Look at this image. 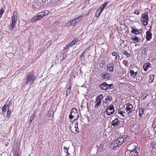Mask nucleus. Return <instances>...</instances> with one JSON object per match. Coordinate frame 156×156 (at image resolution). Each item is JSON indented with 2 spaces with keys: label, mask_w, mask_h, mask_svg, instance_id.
<instances>
[{
  "label": "nucleus",
  "mask_w": 156,
  "mask_h": 156,
  "mask_svg": "<svg viewBox=\"0 0 156 156\" xmlns=\"http://www.w3.org/2000/svg\"><path fill=\"white\" fill-rule=\"evenodd\" d=\"M129 140V137L127 136H124L122 137H118L117 139L113 141L111 145V147L113 149L115 150L116 148L119 146L121 145L126 140Z\"/></svg>",
  "instance_id": "obj_1"
},
{
  "label": "nucleus",
  "mask_w": 156,
  "mask_h": 156,
  "mask_svg": "<svg viewBox=\"0 0 156 156\" xmlns=\"http://www.w3.org/2000/svg\"><path fill=\"white\" fill-rule=\"evenodd\" d=\"M79 118V114L76 109L75 108H72L70 114L69 116V118L70 119L74 118V121L77 120Z\"/></svg>",
  "instance_id": "obj_2"
},
{
  "label": "nucleus",
  "mask_w": 156,
  "mask_h": 156,
  "mask_svg": "<svg viewBox=\"0 0 156 156\" xmlns=\"http://www.w3.org/2000/svg\"><path fill=\"white\" fill-rule=\"evenodd\" d=\"M17 15L14 13L12 18V23L10 25V30L12 31L13 30L14 27L16 26V24L17 21Z\"/></svg>",
  "instance_id": "obj_3"
},
{
  "label": "nucleus",
  "mask_w": 156,
  "mask_h": 156,
  "mask_svg": "<svg viewBox=\"0 0 156 156\" xmlns=\"http://www.w3.org/2000/svg\"><path fill=\"white\" fill-rule=\"evenodd\" d=\"M34 80L35 77L34 74L32 73L29 72L27 76L26 83L27 84H31L34 81Z\"/></svg>",
  "instance_id": "obj_4"
},
{
  "label": "nucleus",
  "mask_w": 156,
  "mask_h": 156,
  "mask_svg": "<svg viewBox=\"0 0 156 156\" xmlns=\"http://www.w3.org/2000/svg\"><path fill=\"white\" fill-rule=\"evenodd\" d=\"M135 148L132 150H128L125 153L126 156H137L138 155V152L136 150L137 146L135 145H134Z\"/></svg>",
  "instance_id": "obj_5"
},
{
  "label": "nucleus",
  "mask_w": 156,
  "mask_h": 156,
  "mask_svg": "<svg viewBox=\"0 0 156 156\" xmlns=\"http://www.w3.org/2000/svg\"><path fill=\"white\" fill-rule=\"evenodd\" d=\"M148 13L145 12L142 14L141 17V21L144 26L147 25L148 22Z\"/></svg>",
  "instance_id": "obj_6"
},
{
  "label": "nucleus",
  "mask_w": 156,
  "mask_h": 156,
  "mask_svg": "<svg viewBox=\"0 0 156 156\" xmlns=\"http://www.w3.org/2000/svg\"><path fill=\"white\" fill-rule=\"evenodd\" d=\"M80 16H79L78 17L74 19L70 22L67 23L66 24V26L69 27L70 26H76L78 22L80 21Z\"/></svg>",
  "instance_id": "obj_7"
},
{
  "label": "nucleus",
  "mask_w": 156,
  "mask_h": 156,
  "mask_svg": "<svg viewBox=\"0 0 156 156\" xmlns=\"http://www.w3.org/2000/svg\"><path fill=\"white\" fill-rule=\"evenodd\" d=\"M124 107H125V108L126 111L128 114L132 113L134 110L133 105L129 103H126L125 104Z\"/></svg>",
  "instance_id": "obj_8"
},
{
  "label": "nucleus",
  "mask_w": 156,
  "mask_h": 156,
  "mask_svg": "<svg viewBox=\"0 0 156 156\" xmlns=\"http://www.w3.org/2000/svg\"><path fill=\"white\" fill-rule=\"evenodd\" d=\"M113 86L112 83L108 84L106 82L101 83L99 86V88L104 90H106L108 89H110Z\"/></svg>",
  "instance_id": "obj_9"
},
{
  "label": "nucleus",
  "mask_w": 156,
  "mask_h": 156,
  "mask_svg": "<svg viewBox=\"0 0 156 156\" xmlns=\"http://www.w3.org/2000/svg\"><path fill=\"white\" fill-rule=\"evenodd\" d=\"M103 95L101 94L99 95L96 97L95 101V107L97 108L100 107L101 105V101L103 98Z\"/></svg>",
  "instance_id": "obj_10"
},
{
  "label": "nucleus",
  "mask_w": 156,
  "mask_h": 156,
  "mask_svg": "<svg viewBox=\"0 0 156 156\" xmlns=\"http://www.w3.org/2000/svg\"><path fill=\"white\" fill-rule=\"evenodd\" d=\"M115 111V107L112 105H109L106 108V112L108 115H110L112 114Z\"/></svg>",
  "instance_id": "obj_11"
},
{
  "label": "nucleus",
  "mask_w": 156,
  "mask_h": 156,
  "mask_svg": "<svg viewBox=\"0 0 156 156\" xmlns=\"http://www.w3.org/2000/svg\"><path fill=\"white\" fill-rule=\"evenodd\" d=\"M112 100V97L111 96H108L103 101V105L105 107H107Z\"/></svg>",
  "instance_id": "obj_12"
},
{
  "label": "nucleus",
  "mask_w": 156,
  "mask_h": 156,
  "mask_svg": "<svg viewBox=\"0 0 156 156\" xmlns=\"http://www.w3.org/2000/svg\"><path fill=\"white\" fill-rule=\"evenodd\" d=\"M71 124H70L69 127L72 132L75 133H78L79 131L78 128V122H76L74 124V126L73 128L71 127Z\"/></svg>",
  "instance_id": "obj_13"
},
{
  "label": "nucleus",
  "mask_w": 156,
  "mask_h": 156,
  "mask_svg": "<svg viewBox=\"0 0 156 156\" xmlns=\"http://www.w3.org/2000/svg\"><path fill=\"white\" fill-rule=\"evenodd\" d=\"M131 27L132 29L131 31V34H133L136 35L140 34L142 32V29L138 30L134 27Z\"/></svg>",
  "instance_id": "obj_14"
},
{
  "label": "nucleus",
  "mask_w": 156,
  "mask_h": 156,
  "mask_svg": "<svg viewBox=\"0 0 156 156\" xmlns=\"http://www.w3.org/2000/svg\"><path fill=\"white\" fill-rule=\"evenodd\" d=\"M101 77L103 79H109L111 78V76L109 73L103 72L102 74Z\"/></svg>",
  "instance_id": "obj_15"
},
{
  "label": "nucleus",
  "mask_w": 156,
  "mask_h": 156,
  "mask_svg": "<svg viewBox=\"0 0 156 156\" xmlns=\"http://www.w3.org/2000/svg\"><path fill=\"white\" fill-rule=\"evenodd\" d=\"M130 128L131 131L136 132L138 129V126L136 123H134L130 126Z\"/></svg>",
  "instance_id": "obj_16"
},
{
  "label": "nucleus",
  "mask_w": 156,
  "mask_h": 156,
  "mask_svg": "<svg viewBox=\"0 0 156 156\" xmlns=\"http://www.w3.org/2000/svg\"><path fill=\"white\" fill-rule=\"evenodd\" d=\"M108 1H106L105 2V3L100 6L99 9H100V12L99 13L98 16L100 15L102 13V11L104 10L105 8L106 7L107 5L108 4Z\"/></svg>",
  "instance_id": "obj_17"
},
{
  "label": "nucleus",
  "mask_w": 156,
  "mask_h": 156,
  "mask_svg": "<svg viewBox=\"0 0 156 156\" xmlns=\"http://www.w3.org/2000/svg\"><path fill=\"white\" fill-rule=\"evenodd\" d=\"M129 72L131 76L134 78L138 74V71L135 69L131 70Z\"/></svg>",
  "instance_id": "obj_18"
},
{
  "label": "nucleus",
  "mask_w": 156,
  "mask_h": 156,
  "mask_svg": "<svg viewBox=\"0 0 156 156\" xmlns=\"http://www.w3.org/2000/svg\"><path fill=\"white\" fill-rule=\"evenodd\" d=\"M114 64H109L107 65V69L109 72H113L114 70Z\"/></svg>",
  "instance_id": "obj_19"
},
{
  "label": "nucleus",
  "mask_w": 156,
  "mask_h": 156,
  "mask_svg": "<svg viewBox=\"0 0 156 156\" xmlns=\"http://www.w3.org/2000/svg\"><path fill=\"white\" fill-rule=\"evenodd\" d=\"M152 34L151 32L148 30L146 32V38L147 40L149 41L152 38Z\"/></svg>",
  "instance_id": "obj_20"
},
{
  "label": "nucleus",
  "mask_w": 156,
  "mask_h": 156,
  "mask_svg": "<svg viewBox=\"0 0 156 156\" xmlns=\"http://www.w3.org/2000/svg\"><path fill=\"white\" fill-rule=\"evenodd\" d=\"M131 39L134 43L139 42L141 40V38H138L137 36H134L131 37Z\"/></svg>",
  "instance_id": "obj_21"
},
{
  "label": "nucleus",
  "mask_w": 156,
  "mask_h": 156,
  "mask_svg": "<svg viewBox=\"0 0 156 156\" xmlns=\"http://www.w3.org/2000/svg\"><path fill=\"white\" fill-rule=\"evenodd\" d=\"M112 125L113 126H115L118 125L120 123V121L118 118L115 119L112 122Z\"/></svg>",
  "instance_id": "obj_22"
},
{
  "label": "nucleus",
  "mask_w": 156,
  "mask_h": 156,
  "mask_svg": "<svg viewBox=\"0 0 156 156\" xmlns=\"http://www.w3.org/2000/svg\"><path fill=\"white\" fill-rule=\"evenodd\" d=\"M151 64L150 63H147L144 64L143 66V68L145 71L148 70V68L150 67Z\"/></svg>",
  "instance_id": "obj_23"
},
{
  "label": "nucleus",
  "mask_w": 156,
  "mask_h": 156,
  "mask_svg": "<svg viewBox=\"0 0 156 156\" xmlns=\"http://www.w3.org/2000/svg\"><path fill=\"white\" fill-rule=\"evenodd\" d=\"M10 103H9V104H8L7 103L2 107V112H5L7 109L8 108V106L9 105Z\"/></svg>",
  "instance_id": "obj_24"
},
{
  "label": "nucleus",
  "mask_w": 156,
  "mask_h": 156,
  "mask_svg": "<svg viewBox=\"0 0 156 156\" xmlns=\"http://www.w3.org/2000/svg\"><path fill=\"white\" fill-rule=\"evenodd\" d=\"M69 87L66 88V96H68L69 95L71 91V84H69Z\"/></svg>",
  "instance_id": "obj_25"
},
{
  "label": "nucleus",
  "mask_w": 156,
  "mask_h": 156,
  "mask_svg": "<svg viewBox=\"0 0 156 156\" xmlns=\"http://www.w3.org/2000/svg\"><path fill=\"white\" fill-rule=\"evenodd\" d=\"M150 79L149 80L148 82L149 83H151L153 82L154 79V76L153 75H150L149 76Z\"/></svg>",
  "instance_id": "obj_26"
},
{
  "label": "nucleus",
  "mask_w": 156,
  "mask_h": 156,
  "mask_svg": "<svg viewBox=\"0 0 156 156\" xmlns=\"http://www.w3.org/2000/svg\"><path fill=\"white\" fill-rule=\"evenodd\" d=\"M138 115L140 117H141L143 114L144 110L142 108H139V109Z\"/></svg>",
  "instance_id": "obj_27"
},
{
  "label": "nucleus",
  "mask_w": 156,
  "mask_h": 156,
  "mask_svg": "<svg viewBox=\"0 0 156 156\" xmlns=\"http://www.w3.org/2000/svg\"><path fill=\"white\" fill-rule=\"evenodd\" d=\"M151 148H152V150L156 149V142H153L151 143Z\"/></svg>",
  "instance_id": "obj_28"
},
{
  "label": "nucleus",
  "mask_w": 156,
  "mask_h": 156,
  "mask_svg": "<svg viewBox=\"0 0 156 156\" xmlns=\"http://www.w3.org/2000/svg\"><path fill=\"white\" fill-rule=\"evenodd\" d=\"M77 38H75L73 39V41L70 43V44H71V46H74L76 42L77 41Z\"/></svg>",
  "instance_id": "obj_29"
},
{
  "label": "nucleus",
  "mask_w": 156,
  "mask_h": 156,
  "mask_svg": "<svg viewBox=\"0 0 156 156\" xmlns=\"http://www.w3.org/2000/svg\"><path fill=\"white\" fill-rule=\"evenodd\" d=\"M122 53L124 55H126L127 57H129L130 56V54L128 53L126 51L124 50L123 51V52L122 51Z\"/></svg>",
  "instance_id": "obj_30"
},
{
  "label": "nucleus",
  "mask_w": 156,
  "mask_h": 156,
  "mask_svg": "<svg viewBox=\"0 0 156 156\" xmlns=\"http://www.w3.org/2000/svg\"><path fill=\"white\" fill-rule=\"evenodd\" d=\"M118 113L120 114L122 117H125V112L120 110L118 111Z\"/></svg>",
  "instance_id": "obj_31"
},
{
  "label": "nucleus",
  "mask_w": 156,
  "mask_h": 156,
  "mask_svg": "<svg viewBox=\"0 0 156 156\" xmlns=\"http://www.w3.org/2000/svg\"><path fill=\"white\" fill-rule=\"evenodd\" d=\"M148 95L147 94H143L141 97V99L143 101L144 100L147 98Z\"/></svg>",
  "instance_id": "obj_32"
},
{
  "label": "nucleus",
  "mask_w": 156,
  "mask_h": 156,
  "mask_svg": "<svg viewBox=\"0 0 156 156\" xmlns=\"http://www.w3.org/2000/svg\"><path fill=\"white\" fill-rule=\"evenodd\" d=\"M39 20V18H38L37 16L36 15L35 16L32 18L31 20V21L32 22H35L36 21H37Z\"/></svg>",
  "instance_id": "obj_33"
},
{
  "label": "nucleus",
  "mask_w": 156,
  "mask_h": 156,
  "mask_svg": "<svg viewBox=\"0 0 156 156\" xmlns=\"http://www.w3.org/2000/svg\"><path fill=\"white\" fill-rule=\"evenodd\" d=\"M4 12V10L3 9V8H2L0 10V19L2 17L3 14Z\"/></svg>",
  "instance_id": "obj_34"
},
{
  "label": "nucleus",
  "mask_w": 156,
  "mask_h": 156,
  "mask_svg": "<svg viewBox=\"0 0 156 156\" xmlns=\"http://www.w3.org/2000/svg\"><path fill=\"white\" fill-rule=\"evenodd\" d=\"M153 128H155L156 127V119L154 120L153 122L152 126Z\"/></svg>",
  "instance_id": "obj_35"
},
{
  "label": "nucleus",
  "mask_w": 156,
  "mask_h": 156,
  "mask_svg": "<svg viewBox=\"0 0 156 156\" xmlns=\"http://www.w3.org/2000/svg\"><path fill=\"white\" fill-rule=\"evenodd\" d=\"M11 110H9L7 111V115H6V117L7 118L9 117L11 115Z\"/></svg>",
  "instance_id": "obj_36"
},
{
  "label": "nucleus",
  "mask_w": 156,
  "mask_h": 156,
  "mask_svg": "<svg viewBox=\"0 0 156 156\" xmlns=\"http://www.w3.org/2000/svg\"><path fill=\"white\" fill-rule=\"evenodd\" d=\"M34 114H33L31 115V116L30 117V124L31 123V122L33 120L34 118Z\"/></svg>",
  "instance_id": "obj_37"
},
{
  "label": "nucleus",
  "mask_w": 156,
  "mask_h": 156,
  "mask_svg": "<svg viewBox=\"0 0 156 156\" xmlns=\"http://www.w3.org/2000/svg\"><path fill=\"white\" fill-rule=\"evenodd\" d=\"M41 13H38L37 15H36L38 18H39V19L43 17L42 15H41Z\"/></svg>",
  "instance_id": "obj_38"
},
{
  "label": "nucleus",
  "mask_w": 156,
  "mask_h": 156,
  "mask_svg": "<svg viewBox=\"0 0 156 156\" xmlns=\"http://www.w3.org/2000/svg\"><path fill=\"white\" fill-rule=\"evenodd\" d=\"M134 13L135 14H136L137 15H138L139 14H140V12L138 10H136L135 11Z\"/></svg>",
  "instance_id": "obj_39"
},
{
  "label": "nucleus",
  "mask_w": 156,
  "mask_h": 156,
  "mask_svg": "<svg viewBox=\"0 0 156 156\" xmlns=\"http://www.w3.org/2000/svg\"><path fill=\"white\" fill-rule=\"evenodd\" d=\"M111 54L113 56H116L117 55V53L116 52H114L111 53Z\"/></svg>",
  "instance_id": "obj_40"
},
{
  "label": "nucleus",
  "mask_w": 156,
  "mask_h": 156,
  "mask_svg": "<svg viewBox=\"0 0 156 156\" xmlns=\"http://www.w3.org/2000/svg\"><path fill=\"white\" fill-rule=\"evenodd\" d=\"M43 13L46 16L49 13V11H48L46 10L45 12H43Z\"/></svg>",
  "instance_id": "obj_41"
},
{
  "label": "nucleus",
  "mask_w": 156,
  "mask_h": 156,
  "mask_svg": "<svg viewBox=\"0 0 156 156\" xmlns=\"http://www.w3.org/2000/svg\"><path fill=\"white\" fill-rule=\"evenodd\" d=\"M72 47V46H71V44H69L68 45H66V48L68 49H69L70 48H71V47Z\"/></svg>",
  "instance_id": "obj_42"
},
{
  "label": "nucleus",
  "mask_w": 156,
  "mask_h": 156,
  "mask_svg": "<svg viewBox=\"0 0 156 156\" xmlns=\"http://www.w3.org/2000/svg\"><path fill=\"white\" fill-rule=\"evenodd\" d=\"M89 50V49H88V48L85 49V50L83 52V54H85V52Z\"/></svg>",
  "instance_id": "obj_43"
},
{
  "label": "nucleus",
  "mask_w": 156,
  "mask_h": 156,
  "mask_svg": "<svg viewBox=\"0 0 156 156\" xmlns=\"http://www.w3.org/2000/svg\"><path fill=\"white\" fill-rule=\"evenodd\" d=\"M119 57L120 56H119V55H117L116 56H115V60L117 59L118 57V59H119Z\"/></svg>",
  "instance_id": "obj_44"
},
{
  "label": "nucleus",
  "mask_w": 156,
  "mask_h": 156,
  "mask_svg": "<svg viewBox=\"0 0 156 156\" xmlns=\"http://www.w3.org/2000/svg\"><path fill=\"white\" fill-rule=\"evenodd\" d=\"M41 13V15H42V17H43V16H45V14L44 13H43V12H40V13Z\"/></svg>",
  "instance_id": "obj_45"
},
{
  "label": "nucleus",
  "mask_w": 156,
  "mask_h": 156,
  "mask_svg": "<svg viewBox=\"0 0 156 156\" xmlns=\"http://www.w3.org/2000/svg\"><path fill=\"white\" fill-rule=\"evenodd\" d=\"M84 54H83L82 53V54H81L80 55V58H83L84 56Z\"/></svg>",
  "instance_id": "obj_46"
},
{
  "label": "nucleus",
  "mask_w": 156,
  "mask_h": 156,
  "mask_svg": "<svg viewBox=\"0 0 156 156\" xmlns=\"http://www.w3.org/2000/svg\"><path fill=\"white\" fill-rule=\"evenodd\" d=\"M68 149L66 151V153L68 154H68H69V153H68Z\"/></svg>",
  "instance_id": "obj_47"
},
{
  "label": "nucleus",
  "mask_w": 156,
  "mask_h": 156,
  "mask_svg": "<svg viewBox=\"0 0 156 156\" xmlns=\"http://www.w3.org/2000/svg\"><path fill=\"white\" fill-rule=\"evenodd\" d=\"M64 149H68V148H67L66 147H64Z\"/></svg>",
  "instance_id": "obj_48"
},
{
  "label": "nucleus",
  "mask_w": 156,
  "mask_h": 156,
  "mask_svg": "<svg viewBox=\"0 0 156 156\" xmlns=\"http://www.w3.org/2000/svg\"><path fill=\"white\" fill-rule=\"evenodd\" d=\"M15 156H20L19 154L18 153L16 154Z\"/></svg>",
  "instance_id": "obj_49"
},
{
  "label": "nucleus",
  "mask_w": 156,
  "mask_h": 156,
  "mask_svg": "<svg viewBox=\"0 0 156 156\" xmlns=\"http://www.w3.org/2000/svg\"><path fill=\"white\" fill-rule=\"evenodd\" d=\"M50 44H51V41H50Z\"/></svg>",
  "instance_id": "obj_50"
},
{
  "label": "nucleus",
  "mask_w": 156,
  "mask_h": 156,
  "mask_svg": "<svg viewBox=\"0 0 156 156\" xmlns=\"http://www.w3.org/2000/svg\"><path fill=\"white\" fill-rule=\"evenodd\" d=\"M71 124H72V125H73V123H72Z\"/></svg>",
  "instance_id": "obj_51"
}]
</instances>
